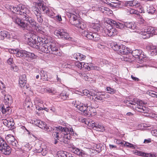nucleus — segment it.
Here are the masks:
<instances>
[{"label":"nucleus","instance_id":"1","mask_svg":"<svg viewBox=\"0 0 157 157\" xmlns=\"http://www.w3.org/2000/svg\"><path fill=\"white\" fill-rule=\"evenodd\" d=\"M54 132L52 136L55 140L54 143L56 144L58 142L57 140L61 141H63L65 144H67L68 140L71 138L68 129L66 127L59 126L58 127H54L52 128Z\"/></svg>","mask_w":157,"mask_h":157},{"label":"nucleus","instance_id":"2","mask_svg":"<svg viewBox=\"0 0 157 157\" xmlns=\"http://www.w3.org/2000/svg\"><path fill=\"white\" fill-rule=\"evenodd\" d=\"M21 5L17 7L13 6L8 5L7 6V9L11 11L13 13L11 16L13 22L17 24L19 27L23 30L29 29V27L27 23H25L22 20H21L17 16L16 14H19V12L20 10Z\"/></svg>","mask_w":157,"mask_h":157},{"label":"nucleus","instance_id":"3","mask_svg":"<svg viewBox=\"0 0 157 157\" xmlns=\"http://www.w3.org/2000/svg\"><path fill=\"white\" fill-rule=\"evenodd\" d=\"M107 23L110 25L111 26L115 27L117 28L122 29L126 27L128 28V30L133 32H136L137 30H141L138 29V27L136 24L133 22H127L123 24L119 22H117L115 21L112 19H108L106 21Z\"/></svg>","mask_w":157,"mask_h":157},{"label":"nucleus","instance_id":"4","mask_svg":"<svg viewBox=\"0 0 157 157\" xmlns=\"http://www.w3.org/2000/svg\"><path fill=\"white\" fill-rule=\"evenodd\" d=\"M10 53L13 54L17 57H23L27 61L32 62L36 58V56L33 53L25 51L19 50V49H11L9 50Z\"/></svg>","mask_w":157,"mask_h":157},{"label":"nucleus","instance_id":"5","mask_svg":"<svg viewBox=\"0 0 157 157\" xmlns=\"http://www.w3.org/2000/svg\"><path fill=\"white\" fill-rule=\"evenodd\" d=\"M51 38L49 36H46L42 40V42H44L42 45H39V44L36 47V49L40 51L46 53H50L49 50V42H50Z\"/></svg>","mask_w":157,"mask_h":157},{"label":"nucleus","instance_id":"6","mask_svg":"<svg viewBox=\"0 0 157 157\" xmlns=\"http://www.w3.org/2000/svg\"><path fill=\"white\" fill-rule=\"evenodd\" d=\"M136 32L140 35V36L143 39L149 38L150 37V34H157V29L156 28L149 27L147 29V31L141 30H137Z\"/></svg>","mask_w":157,"mask_h":157},{"label":"nucleus","instance_id":"7","mask_svg":"<svg viewBox=\"0 0 157 157\" xmlns=\"http://www.w3.org/2000/svg\"><path fill=\"white\" fill-rule=\"evenodd\" d=\"M75 105L79 110L83 112L86 115L90 116L91 115L92 113V110L93 109L92 107L90 106L86 107L85 106H83V104L78 101H75Z\"/></svg>","mask_w":157,"mask_h":157},{"label":"nucleus","instance_id":"8","mask_svg":"<svg viewBox=\"0 0 157 157\" xmlns=\"http://www.w3.org/2000/svg\"><path fill=\"white\" fill-rule=\"evenodd\" d=\"M25 37L28 44L31 47L36 48L38 44H40L39 42L38 36L29 33Z\"/></svg>","mask_w":157,"mask_h":157},{"label":"nucleus","instance_id":"9","mask_svg":"<svg viewBox=\"0 0 157 157\" xmlns=\"http://www.w3.org/2000/svg\"><path fill=\"white\" fill-rule=\"evenodd\" d=\"M79 121H80L83 122L87 124H92V127L97 131L103 132L105 130L103 126L99 124L98 123L94 122V121H91L90 123V121H87L85 119L83 118L82 117L79 118Z\"/></svg>","mask_w":157,"mask_h":157},{"label":"nucleus","instance_id":"10","mask_svg":"<svg viewBox=\"0 0 157 157\" xmlns=\"http://www.w3.org/2000/svg\"><path fill=\"white\" fill-rule=\"evenodd\" d=\"M32 123L33 124L35 125L40 128L44 129L45 130L47 131L48 132H50L52 131V128L49 126H47L44 122L42 121L36 119H34L32 121Z\"/></svg>","mask_w":157,"mask_h":157},{"label":"nucleus","instance_id":"11","mask_svg":"<svg viewBox=\"0 0 157 157\" xmlns=\"http://www.w3.org/2000/svg\"><path fill=\"white\" fill-rule=\"evenodd\" d=\"M49 46L48 48L50 53L59 56L61 55V53L60 52L59 48L57 46L55 42H49Z\"/></svg>","mask_w":157,"mask_h":157},{"label":"nucleus","instance_id":"12","mask_svg":"<svg viewBox=\"0 0 157 157\" xmlns=\"http://www.w3.org/2000/svg\"><path fill=\"white\" fill-rule=\"evenodd\" d=\"M71 148V151L79 156L88 157L89 156L88 152V151H89V150L85 151L73 147H72Z\"/></svg>","mask_w":157,"mask_h":157},{"label":"nucleus","instance_id":"13","mask_svg":"<svg viewBox=\"0 0 157 157\" xmlns=\"http://www.w3.org/2000/svg\"><path fill=\"white\" fill-rule=\"evenodd\" d=\"M55 35L60 38H63L69 40H71V38L69 36V34L63 29H58L56 30L54 32Z\"/></svg>","mask_w":157,"mask_h":157},{"label":"nucleus","instance_id":"14","mask_svg":"<svg viewBox=\"0 0 157 157\" xmlns=\"http://www.w3.org/2000/svg\"><path fill=\"white\" fill-rule=\"evenodd\" d=\"M26 18H25V20L28 21L30 25V26L32 29H36V30L38 31H40V28L34 20L32 17L29 16H26Z\"/></svg>","mask_w":157,"mask_h":157},{"label":"nucleus","instance_id":"15","mask_svg":"<svg viewBox=\"0 0 157 157\" xmlns=\"http://www.w3.org/2000/svg\"><path fill=\"white\" fill-rule=\"evenodd\" d=\"M133 56L136 58H138L140 60H142L144 57V54L141 50L136 49L132 52Z\"/></svg>","mask_w":157,"mask_h":157},{"label":"nucleus","instance_id":"16","mask_svg":"<svg viewBox=\"0 0 157 157\" xmlns=\"http://www.w3.org/2000/svg\"><path fill=\"white\" fill-rule=\"evenodd\" d=\"M131 52L130 50L125 46L121 45L117 53L121 55H126Z\"/></svg>","mask_w":157,"mask_h":157},{"label":"nucleus","instance_id":"17","mask_svg":"<svg viewBox=\"0 0 157 157\" xmlns=\"http://www.w3.org/2000/svg\"><path fill=\"white\" fill-rule=\"evenodd\" d=\"M19 14L23 16V17L26 18V16H29L28 14L29 13V10L25 6L23 5H21V7Z\"/></svg>","mask_w":157,"mask_h":157},{"label":"nucleus","instance_id":"18","mask_svg":"<svg viewBox=\"0 0 157 157\" xmlns=\"http://www.w3.org/2000/svg\"><path fill=\"white\" fill-rule=\"evenodd\" d=\"M139 0H133L128 1L125 3V5L127 6H130L137 8L140 6Z\"/></svg>","mask_w":157,"mask_h":157},{"label":"nucleus","instance_id":"19","mask_svg":"<svg viewBox=\"0 0 157 157\" xmlns=\"http://www.w3.org/2000/svg\"><path fill=\"white\" fill-rule=\"evenodd\" d=\"M3 123L9 129L13 128L14 123L12 119L7 118L2 120Z\"/></svg>","mask_w":157,"mask_h":157},{"label":"nucleus","instance_id":"20","mask_svg":"<svg viewBox=\"0 0 157 157\" xmlns=\"http://www.w3.org/2000/svg\"><path fill=\"white\" fill-rule=\"evenodd\" d=\"M108 94L104 93L98 92V94L96 95V97L94 99V101L98 102L99 101H102L105 98H108Z\"/></svg>","mask_w":157,"mask_h":157},{"label":"nucleus","instance_id":"21","mask_svg":"<svg viewBox=\"0 0 157 157\" xmlns=\"http://www.w3.org/2000/svg\"><path fill=\"white\" fill-rule=\"evenodd\" d=\"M69 20L70 23L72 25H75L76 27L81 21L79 19V17L78 15H76V16L72 15L71 16V19H69Z\"/></svg>","mask_w":157,"mask_h":157},{"label":"nucleus","instance_id":"22","mask_svg":"<svg viewBox=\"0 0 157 157\" xmlns=\"http://www.w3.org/2000/svg\"><path fill=\"white\" fill-rule=\"evenodd\" d=\"M136 155L144 157H156L157 155L156 154L146 153L140 151H137Z\"/></svg>","mask_w":157,"mask_h":157},{"label":"nucleus","instance_id":"23","mask_svg":"<svg viewBox=\"0 0 157 157\" xmlns=\"http://www.w3.org/2000/svg\"><path fill=\"white\" fill-rule=\"evenodd\" d=\"M4 102L5 105L10 106L13 102L12 97L9 94H6L4 95Z\"/></svg>","mask_w":157,"mask_h":157},{"label":"nucleus","instance_id":"24","mask_svg":"<svg viewBox=\"0 0 157 157\" xmlns=\"http://www.w3.org/2000/svg\"><path fill=\"white\" fill-rule=\"evenodd\" d=\"M135 108L137 111L144 113H148L149 111L148 108H146L144 105H139L138 106H136Z\"/></svg>","mask_w":157,"mask_h":157},{"label":"nucleus","instance_id":"25","mask_svg":"<svg viewBox=\"0 0 157 157\" xmlns=\"http://www.w3.org/2000/svg\"><path fill=\"white\" fill-rule=\"evenodd\" d=\"M105 31L108 35L109 36H114L117 35V30L113 28L110 29H106Z\"/></svg>","mask_w":157,"mask_h":157},{"label":"nucleus","instance_id":"26","mask_svg":"<svg viewBox=\"0 0 157 157\" xmlns=\"http://www.w3.org/2000/svg\"><path fill=\"white\" fill-rule=\"evenodd\" d=\"M5 147H3L2 149L0 151L2 153L6 155H9L11 152V148L6 143L4 145Z\"/></svg>","mask_w":157,"mask_h":157},{"label":"nucleus","instance_id":"27","mask_svg":"<svg viewBox=\"0 0 157 157\" xmlns=\"http://www.w3.org/2000/svg\"><path fill=\"white\" fill-rule=\"evenodd\" d=\"M10 106L5 105L2 106L1 109V111L3 114L9 115L11 112V109L10 107Z\"/></svg>","mask_w":157,"mask_h":157},{"label":"nucleus","instance_id":"28","mask_svg":"<svg viewBox=\"0 0 157 157\" xmlns=\"http://www.w3.org/2000/svg\"><path fill=\"white\" fill-rule=\"evenodd\" d=\"M94 32L87 31H83L82 32V35L83 36H86L87 39L92 40L93 38V34Z\"/></svg>","mask_w":157,"mask_h":157},{"label":"nucleus","instance_id":"29","mask_svg":"<svg viewBox=\"0 0 157 157\" xmlns=\"http://www.w3.org/2000/svg\"><path fill=\"white\" fill-rule=\"evenodd\" d=\"M5 37L9 39L10 37V33L5 31H1L0 32V39L3 40Z\"/></svg>","mask_w":157,"mask_h":157},{"label":"nucleus","instance_id":"30","mask_svg":"<svg viewBox=\"0 0 157 157\" xmlns=\"http://www.w3.org/2000/svg\"><path fill=\"white\" fill-rule=\"evenodd\" d=\"M27 78L25 75H22L20 76L19 84L20 86H23V85L26 84Z\"/></svg>","mask_w":157,"mask_h":157},{"label":"nucleus","instance_id":"31","mask_svg":"<svg viewBox=\"0 0 157 157\" xmlns=\"http://www.w3.org/2000/svg\"><path fill=\"white\" fill-rule=\"evenodd\" d=\"M47 10L45 11V14L48 16L52 18H54L55 17V13L53 11V9L51 8L47 9Z\"/></svg>","mask_w":157,"mask_h":157},{"label":"nucleus","instance_id":"32","mask_svg":"<svg viewBox=\"0 0 157 157\" xmlns=\"http://www.w3.org/2000/svg\"><path fill=\"white\" fill-rule=\"evenodd\" d=\"M147 13L151 14L155 13L156 12L155 8L152 6L148 5L147 6Z\"/></svg>","mask_w":157,"mask_h":157},{"label":"nucleus","instance_id":"33","mask_svg":"<svg viewBox=\"0 0 157 157\" xmlns=\"http://www.w3.org/2000/svg\"><path fill=\"white\" fill-rule=\"evenodd\" d=\"M73 56L74 58L76 59H78L80 60L84 59L85 57L84 55L78 53H75L73 55Z\"/></svg>","mask_w":157,"mask_h":157},{"label":"nucleus","instance_id":"34","mask_svg":"<svg viewBox=\"0 0 157 157\" xmlns=\"http://www.w3.org/2000/svg\"><path fill=\"white\" fill-rule=\"evenodd\" d=\"M40 78L43 81H46L48 80V77L46 72L44 71H40Z\"/></svg>","mask_w":157,"mask_h":157},{"label":"nucleus","instance_id":"35","mask_svg":"<svg viewBox=\"0 0 157 157\" xmlns=\"http://www.w3.org/2000/svg\"><path fill=\"white\" fill-rule=\"evenodd\" d=\"M69 155L66 151H60L58 152L57 155L56 157H68V155Z\"/></svg>","mask_w":157,"mask_h":157},{"label":"nucleus","instance_id":"36","mask_svg":"<svg viewBox=\"0 0 157 157\" xmlns=\"http://www.w3.org/2000/svg\"><path fill=\"white\" fill-rule=\"evenodd\" d=\"M32 104L30 99L27 98L24 104V105L25 108H29L30 107L32 106Z\"/></svg>","mask_w":157,"mask_h":157},{"label":"nucleus","instance_id":"37","mask_svg":"<svg viewBox=\"0 0 157 157\" xmlns=\"http://www.w3.org/2000/svg\"><path fill=\"white\" fill-rule=\"evenodd\" d=\"M36 150H37V152L40 153L41 152L43 156L46 155L48 153L46 148H43L40 147V149H36Z\"/></svg>","mask_w":157,"mask_h":157},{"label":"nucleus","instance_id":"38","mask_svg":"<svg viewBox=\"0 0 157 157\" xmlns=\"http://www.w3.org/2000/svg\"><path fill=\"white\" fill-rule=\"evenodd\" d=\"M137 101V100H134V101L127 100L126 101V105L131 107L132 105V107L134 109L135 107H134L133 106H135V107L136 106V105Z\"/></svg>","mask_w":157,"mask_h":157},{"label":"nucleus","instance_id":"39","mask_svg":"<svg viewBox=\"0 0 157 157\" xmlns=\"http://www.w3.org/2000/svg\"><path fill=\"white\" fill-rule=\"evenodd\" d=\"M37 101H35V103L36 104V108L37 109L39 110H42L43 109L45 110L46 111H47L46 109H47V108H44V107L41 106V105L42 104V102L40 101L39 103H37L36 102Z\"/></svg>","mask_w":157,"mask_h":157},{"label":"nucleus","instance_id":"40","mask_svg":"<svg viewBox=\"0 0 157 157\" xmlns=\"http://www.w3.org/2000/svg\"><path fill=\"white\" fill-rule=\"evenodd\" d=\"M126 11L128 14H134L138 15L139 14V12L138 11L131 8L127 9Z\"/></svg>","mask_w":157,"mask_h":157},{"label":"nucleus","instance_id":"41","mask_svg":"<svg viewBox=\"0 0 157 157\" xmlns=\"http://www.w3.org/2000/svg\"><path fill=\"white\" fill-rule=\"evenodd\" d=\"M100 35H99L97 33L94 32L93 34V38L92 40L95 41H98L100 40Z\"/></svg>","mask_w":157,"mask_h":157},{"label":"nucleus","instance_id":"42","mask_svg":"<svg viewBox=\"0 0 157 157\" xmlns=\"http://www.w3.org/2000/svg\"><path fill=\"white\" fill-rule=\"evenodd\" d=\"M95 8H96V10H99L104 13L105 10V7L101 5H96Z\"/></svg>","mask_w":157,"mask_h":157},{"label":"nucleus","instance_id":"43","mask_svg":"<svg viewBox=\"0 0 157 157\" xmlns=\"http://www.w3.org/2000/svg\"><path fill=\"white\" fill-rule=\"evenodd\" d=\"M32 11L34 12L35 15H37L40 13L39 9L35 5H34L32 6Z\"/></svg>","mask_w":157,"mask_h":157},{"label":"nucleus","instance_id":"44","mask_svg":"<svg viewBox=\"0 0 157 157\" xmlns=\"http://www.w3.org/2000/svg\"><path fill=\"white\" fill-rule=\"evenodd\" d=\"M6 139L9 144L11 143V141H13V140H14L15 138L13 136L11 135H9L6 137Z\"/></svg>","mask_w":157,"mask_h":157},{"label":"nucleus","instance_id":"45","mask_svg":"<svg viewBox=\"0 0 157 157\" xmlns=\"http://www.w3.org/2000/svg\"><path fill=\"white\" fill-rule=\"evenodd\" d=\"M110 2H107V4L109 5L110 6L114 8L118 7L120 5V3L119 1V2H116L113 3H110Z\"/></svg>","mask_w":157,"mask_h":157},{"label":"nucleus","instance_id":"46","mask_svg":"<svg viewBox=\"0 0 157 157\" xmlns=\"http://www.w3.org/2000/svg\"><path fill=\"white\" fill-rule=\"evenodd\" d=\"M121 47V45L118 44L116 43H114L112 45V48L113 49L114 51H117V52Z\"/></svg>","mask_w":157,"mask_h":157},{"label":"nucleus","instance_id":"47","mask_svg":"<svg viewBox=\"0 0 157 157\" xmlns=\"http://www.w3.org/2000/svg\"><path fill=\"white\" fill-rule=\"evenodd\" d=\"M82 101L83 102L82 103L83 104V106H85L87 107L90 106L91 105V102L88 100H87L86 98L83 99Z\"/></svg>","mask_w":157,"mask_h":157},{"label":"nucleus","instance_id":"48","mask_svg":"<svg viewBox=\"0 0 157 157\" xmlns=\"http://www.w3.org/2000/svg\"><path fill=\"white\" fill-rule=\"evenodd\" d=\"M68 94L65 91H63L60 94V96L63 100H66L68 97Z\"/></svg>","mask_w":157,"mask_h":157},{"label":"nucleus","instance_id":"49","mask_svg":"<svg viewBox=\"0 0 157 157\" xmlns=\"http://www.w3.org/2000/svg\"><path fill=\"white\" fill-rule=\"evenodd\" d=\"M86 26L84 22L82 21H80L79 24L77 25V27L78 28H80L82 30L83 29L85 28Z\"/></svg>","mask_w":157,"mask_h":157},{"label":"nucleus","instance_id":"50","mask_svg":"<svg viewBox=\"0 0 157 157\" xmlns=\"http://www.w3.org/2000/svg\"><path fill=\"white\" fill-rule=\"evenodd\" d=\"M78 15V17H79V15L78 13L76 12V11H75L72 12L71 13H69L68 14V17L69 18V19H71V16H72V15H74L75 16V15L76 16V15Z\"/></svg>","mask_w":157,"mask_h":157},{"label":"nucleus","instance_id":"51","mask_svg":"<svg viewBox=\"0 0 157 157\" xmlns=\"http://www.w3.org/2000/svg\"><path fill=\"white\" fill-rule=\"evenodd\" d=\"M6 143L3 140L2 138H0V150L2 149L3 147H5L4 145Z\"/></svg>","mask_w":157,"mask_h":157},{"label":"nucleus","instance_id":"52","mask_svg":"<svg viewBox=\"0 0 157 157\" xmlns=\"http://www.w3.org/2000/svg\"><path fill=\"white\" fill-rule=\"evenodd\" d=\"M36 16L38 21L40 23H42L43 21L42 16L40 15V13L38 14L37 15H36Z\"/></svg>","mask_w":157,"mask_h":157},{"label":"nucleus","instance_id":"53","mask_svg":"<svg viewBox=\"0 0 157 157\" xmlns=\"http://www.w3.org/2000/svg\"><path fill=\"white\" fill-rule=\"evenodd\" d=\"M107 91L108 92V93L110 94L114 93H115L116 90H114L113 88H111L110 87H107L106 88Z\"/></svg>","mask_w":157,"mask_h":157},{"label":"nucleus","instance_id":"54","mask_svg":"<svg viewBox=\"0 0 157 157\" xmlns=\"http://www.w3.org/2000/svg\"><path fill=\"white\" fill-rule=\"evenodd\" d=\"M82 68H84V69L86 70H90L89 64L88 63H82Z\"/></svg>","mask_w":157,"mask_h":157},{"label":"nucleus","instance_id":"55","mask_svg":"<svg viewBox=\"0 0 157 157\" xmlns=\"http://www.w3.org/2000/svg\"><path fill=\"white\" fill-rule=\"evenodd\" d=\"M114 142L115 143L118 144H121L122 145H124V144H126V142H125L124 141H122L121 140H118L117 139H115L114 140Z\"/></svg>","mask_w":157,"mask_h":157},{"label":"nucleus","instance_id":"56","mask_svg":"<svg viewBox=\"0 0 157 157\" xmlns=\"http://www.w3.org/2000/svg\"><path fill=\"white\" fill-rule=\"evenodd\" d=\"M105 11H104V13L107 15L112 14L113 13L112 11L110 10L109 8L105 7Z\"/></svg>","mask_w":157,"mask_h":157},{"label":"nucleus","instance_id":"57","mask_svg":"<svg viewBox=\"0 0 157 157\" xmlns=\"http://www.w3.org/2000/svg\"><path fill=\"white\" fill-rule=\"evenodd\" d=\"M80 76L83 78V79L85 80H88L89 79L88 76L85 73H82L81 74Z\"/></svg>","mask_w":157,"mask_h":157},{"label":"nucleus","instance_id":"58","mask_svg":"<svg viewBox=\"0 0 157 157\" xmlns=\"http://www.w3.org/2000/svg\"><path fill=\"white\" fill-rule=\"evenodd\" d=\"M33 5L36 6V7L39 8L40 10H41V7L43 5L42 2H39L36 3V2L34 3Z\"/></svg>","mask_w":157,"mask_h":157},{"label":"nucleus","instance_id":"59","mask_svg":"<svg viewBox=\"0 0 157 157\" xmlns=\"http://www.w3.org/2000/svg\"><path fill=\"white\" fill-rule=\"evenodd\" d=\"M82 63L77 62L75 63V65L78 68L82 69Z\"/></svg>","mask_w":157,"mask_h":157},{"label":"nucleus","instance_id":"60","mask_svg":"<svg viewBox=\"0 0 157 157\" xmlns=\"http://www.w3.org/2000/svg\"><path fill=\"white\" fill-rule=\"evenodd\" d=\"M90 91L87 90H83V93L84 95L87 96L88 97H89V94Z\"/></svg>","mask_w":157,"mask_h":157},{"label":"nucleus","instance_id":"61","mask_svg":"<svg viewBox=\"0 0 157 157\" xmlns=\"http://www.w3.org/2000/svg\"><path fill=\"white\" fill-rule=\"evenodd\" d=\"M47 92L51 93L52 94H55L56 93V91L54 89H50L48 88V89L46 90Z\"/></svg>","mask_w":157,"mask_h":157},{"label":"nucleus","instance_id":"62","mask_svg":"<svg viewBox=\"0 0 157 157\" xmlns=\"http://www.w3.org/2000/svg\"><path fill=\"white\" fill-rule=\"evenodd\" d=\"M144 103L142 101H136V106H138L139 105H144Z\"/></svg>","mask_w":157,"mask_h":157},{"label":"nucleus","instance_id":"63","mask_svg":"<svg viewBox=\"0 0 157 157\" xmlns=\"http://www.w3.org/2000/svg\"><path fill=\"white\" fill-rule=\"evenodd\" d=\"M17 140L14 141V142L13 143H11L9 144L10 145H11L13 148H15V147H17Z\"/></svg>","mask_w":157,"mask_h":157},{"label":"nucleus","instance_id":"64","mask_svg":"<svg viewBox=\"0 0 157 157\" xmlns=\"http://www.w3.org/2000/svg\"><path fill=\"white\" fill-rule=\"evenodd\" d=\"M7 63L10 65L12 64L13 63V58H9L7 60Z\"/></svg>","mask_w":157,"mask_h":157}]
</instances>
